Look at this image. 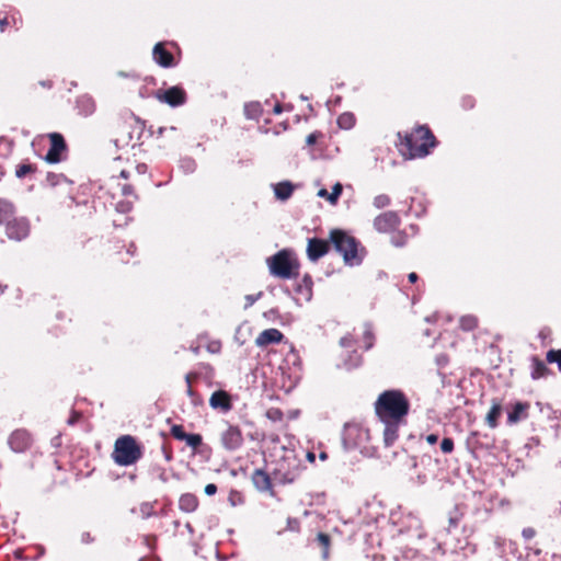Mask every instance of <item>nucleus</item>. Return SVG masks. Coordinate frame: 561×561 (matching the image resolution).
Returning <instances> with one entry per match:
<instances>
[{
	"label": "nucleus",
	"instance_id": "09e8293b",
	"mask_svg": "<svg viewBox=\"0 0 561 561\" xmlns=\"http://www.w3.org/2000/svg\"><path fill=\"white\" fill-rule=\"evenodd\" d=\"M122 194L124 196H131L134 194V187L129 184H124L122 186Z\"/></svg>",
	"mask_w": 561,
	"mask_h": 561
},
{
	"label": "nucleus",
	"instance_id": "393cba45",
	"mask_svg": "<svg viewBox=\"0 0 561 561\" xmlns=\"http://www.w3.org/2000/svg\"><path fill=\"white\" fill-rule=\"evenodd\" d=\"M502 413V405L497 401H493L490 411L486 414L485 422L491 428H495L497 426V420Z\"/></svg>",
	"mask_w": 561,
	"mask_h": 561
},
{
	"label": "nucleus",
	"instance_id": "9b49d317",
	"mask_svg": "<svg viewBox=\"0 0 561 561\" xmlns=\"http://www.w3.org/2000/svg\"><path fill=\"white\" fill-rule=\"evenodd\" d=\"M400 225V217L396 211H385L374 220V227L379 232H390Z\"/></svg>",
	"mask_w": 561,
	"mask_h": 561
},
{
	"label": "nucleus",
	"instance_id": "bf43d9fd",
	"mask_svg": "<svg viewBox=\"0 0 561 561\" xmlns=\"http://www.w3.org/2000/svg\"><path fill=\"white\" fill-rule=\"evenodd\" d=\"M41 84L43 87H46V88H51V82L50 81H42Z\"/></svg>",
	"mask_w": 561,
	"mask_h": 561
},
{
	"label": "nucleus",
	"instance_id": "c756f323",
	"mask_svg": "<svg viewBox=\"0 0 561 561\" xmlns=\"http://www.w3.org/2000/svg\"><path fill=\"white\" fill-rule=\"evenodd\" d=\"M546 360L549 364L556 363L561 371V350H549L546 354Z\"/></svg>",
	"mask_w": 561,
	"mask_h": 561
},
{
	"label": "nucleus",
	"instance_id": "603ef678",
	"mask_svg": "<svg viewBox=\"0 0 561 561\" xmlns=\"http://www.w3.org/2000/svg\"><path fill=\"white\" fill-rule=\"evenodd\" d=\"M81 541L83 543H91L94 541V538L91 536L90 533L85 531L81 535Z\"/></svg>",
	"mask_w": 561,
	"mask_h": 561
},
{
	"label": "nucleus",
	"instance_id": "864d4df0",
	"mask_svg": "<svg viewBox=\"0 0 561 561\" xmlns=\"http://www.w3.org/2000/svg\"><path fill=\"white\" fill-rule=\"evenodd\" d=\"M438 440V435L437 434H428L426 436V442L430 444V445H434L436 444Z\"/></svg>",
	"mask_w": 561,
	"mask_h": 561
},
{
	"label": "nucleus",
	"instance_id": "4c0bfd02",
	"mask_svg": "<svg viewBox=\"0 0 561 561\" xmlns=\"http://www.w3.org/2000/svg\"><path fill=\"white\" fill-rule=\"evenodd\" d=\"M171 434L178 440H185L187 436V433L184 432L183 426L178 424L171 427Z\"/></svg>",
	"mask_w": 561,
	"mask_h": 561
},
{
	"label": "nucleus",
	"instance_id": "423d86ee",
	"mask_svg": "<svg viewBox=\"0 0 561 561\" xmlns=\"http://www.w3.org/2000/svg\"><path fill=\"white\" fill-rule=\"evenodd\" d=\"M301 462L295 456H284L275 462L272 470L273 481L279 484L295 482L301 473Z\"/></svg>",
	"mask_w": 561,
	"mask_h": 561
},
{
	"label": "nucleus",
	"instance_id": "f257e3e1",
	"mask_svg": "<svg viewBox=\"0 0 561 561\" xmlns=\"http://www.w3.org/2000/svg\"><path fill=\"white\" fill-rule=\"evenodd\" d=\"M398 138L399 150L408 159L424 158L437 145L435 136L425 125L417 126L404 135L398 133Z\"/></svg>",
	"mask_w": 561,
	"mask_h": 561
},
{
	"label": "nucleus",
	"instance_id": "a878e982",
	"mask_svg": "<svg viewBox=\"0 0 561 561\" xmlns=\"http://www.w3.org/2000/svg\"><path fill=\"white\" fill-rule=\"evenodd\" d=\"M343 191V186L341 183H335L332 187L331 194H328L325 188H321L318 192V196L327 198L332 205L337 203L339 197L341 196Z\"/></svg>",
	"mask_w": 561,
	"mask_h": 561
},
{
	"label": "nucleus",
	"instance_id": "13d9d810",
	"mask_svg": "<svg viewBox=\"0 0 561 561\" xmlns=\"http://www.w3.org/2000/svg\"><path fill=\"white\" fill-rule=\"evenodd\" d=\"M128 172L123 170L121 173H119V176L123 178V179H128Z\"/></svg>",
	"mask_w": 561,
	"mask_h": 561
},
{
	"label": "nucleus",
	"instance_id": "a19ab883",
	"mask_svg": "<svg viewBox=\"0 0 561 561\" xmlns=\"http://www.w3.org/2000/svg\"><path fill=\"white\" fill-rule=\"evenodd\" d=\"M364 340L366 342V345H365V348L366 350H369L373 347V340H374V335H373V332L367 329L364 333Z\"/></svg>",
	"mask_w": 561,
	"mask_h": 561
},
{
	"label": "nucleus",
	"instance_id": "680f3d73",
	"mask_svg": "<svg viewBox=\"0 0 561 561\" xmlns=\"http://www.w3.org/2000/svg\"><path fill=\"white\" fill-rule=\"evenodd\" d=\"M304 282L307 284L308 287H310L311 279L308 276H305Z\"/></svg>",
	"mask_w": 561,
	"mask_h": 561
},
{
	"label": "nucleus",
	"instance_id": "473e14b6",
	"mask_svg": "<svg viewBox=\"0 0 561 561\" xmlns=\"http://www.w3.org/2000/svg\"><path fill=\"white\" fill-rule=\"evenodd\" d=\"M407 242H408V236L403 231H396L391 236V243L394 247H399V248L404 247L407 244Z\"/></svg>",
	"mask_w": 561,
	"mask_h": 561
},
{
	"label": "nucleus",
	"instance_id": "e2e57ef3",
	"mask_svg": "<svg viewBox=\"0 0 561 561\" xmlns=\"http://www.w3.org/2000/svg\"><path fill=\"white\" fill-rule=\"evenodd\" d=\"M354 427H355V426H352V425H350V424H345L344 430H345V432H348V431H351V430H352V428H354Z\"/></svg>",
	"mask_w": 561,
	"mask_h": 561
},
{
	"label": "nucleus",
	"instance_id": "cd10ccee",
	"mask_svg": "<svg viewBox=\"0 0 561 561\" xmlns=\"http://www.w3.org/2000/svg\"><path fill=\"white\" fill-rule=\"evenodd\" d=\"M262 113L261 104L252 102L244 105V114L250 119H257Z\"/></svg>",
	"mask_w": 561,
	"mask_h": 561
},
{
	"label": "nucleus",
	"instance_id": "aec40b11",
	"mask_svg": "<svg viewBox=\"0 0 561 561\" xmlns=\"http://www.w3.org/2000/svg\"><path fill=\"white\" fill-rule=\"evenodd\" d=\"M76 108L78 110V114L87 117L95 112L96 105L90 95L83 94L77 98Z\"/></svg>",
	"mask_w": 561,
	"mask_h": 561
},
{
	"label": "nucleus",
	"instance_id": "0e129e2a",
	"mask_svg": "<svg viewBox=\"0 0 561 561\" xmlns=\"http://www.w3.org/2000/svg\"><path fill=\"white\" fill-rule=\"evenodd\" d=\"M163 131H164V127H160L158 133H159V135H162Z\"/></svg>",
	"mask_w": 561,
	"mask_h": 561
},
{
	"label": "nucleus",
	"instance_id": "a211bd4d",
	"mask_svg": "<svg viewBox=\"0 0 561 561\" xmlns=\"http://www.w3.org/2000/svg\"><path fill=\"white\" fill-rule=\"evenodd\" d=\"M529 408L530 404L528 402H516L507 414V422L510 424H516L522 420H526L528 417Z\"/></svg>",
	"mask_w": 561,
	"mask_h": 561
},
{
	"label": "nucleus",
	"instance_id": "de8ad7c7",
	"mask_svg": "<svg viewBox=\"0 0 561 561\" xmlns=\"http://www.w3.org/2000/svg\"><path fill=\"white\" fill-rule=\"evenodd\" d=\"M46 180L49 183V185L55 186L59 182V175L54 174V173H48Z\"/></svg>",
	"mask_w": 561,
	"mask_h": 561
},
{
	"label": "nucleus",
	"instance_id": "e433bc0d",
	"mask_svg": "<svg viewBox=\"0 0 561 561\" xmlns=\"http://www.w3.org/2000/svg\"><path fill=\"white\" fill-rule=\"evenodd\" d=\"M373 204L376 208H385L390 204V197L386 194L377 195Z\"/></svg>",
	"mask_w": 561,
	"mask_h": 561
},
{
	"label": "nucleus",
	"instance_id": "412c9836",
	"mask_svg": "<svg viewBox=\"0 0 561 561\" xmlns=\"http://www.w3.org/2000/svg\"><path fill=\"white\" fill-rule=\"evenodd\" d=\"M530 377L534 380L545 378L551 374L550 369L547 367L543 360H541L538 356H531L530 358Z\"/></svg>",
	"mask_w": 561,
	"mask_h": 561
},
{
	"label": "nucleus",
	"instance_id": "9d476101",
	"mask_svg": "<svg viewBox=\"0 0 561 561\" xmlns=\"http://www.w3.org/2000/svg\"><path fill=\"white\" fill-rule=\"evenodd\" d=\"M156 98L163 103L169 104L172 107L183 105L186 101V93L180 87H172L164 91L159 90L156 93Z\"/></svg>",
	"mask_w": 561,
	"mask_h": 561
},
{
	"label": "nucleus",
	"instance_id": "2f4dec72",
	"mask_svg": "<svg viewBox=\"0 0 561 561\" xmlns=\"http://www.w3.org/2000/svg\"><path fill=\"white\" fill-rule=\"evenodd\" d=\"M36 168L33 164L24 163L16 167L15 176L18 179L25 178L28 173L35 172Z\"/></svg>",
	"mask_w": 561,
	"mask_h": 561
},
{
	"label": "nucleus",
	"instance_id": "f704fd0d",
	"mask_svg": "<svg viewBox=\"0 0 561 561\" xmlns=\"http://www.w3.org/2000/svg\"><path fill=\"white\" fill-rule=\"evenodd\" d=\"M184 442H186L190 447L197 449L202 445L203 438L199 434H187Z\"/></svg>",
	"mask_w": 561,
	"mask_h": 561
},
{
	"label": "nucleus",
	"instance_id": "7c9ffc66",
	"mask_svg": "<svg viewBox=\"0 0 561 561\" xmlns=\"http://www.w3.org/2000/svg\"><path fill=\"white\" fill-rule=\"evenodd\" d=\"M462 516H463V513L459 510L458 506H455L453 508V511L449 513V518H448L449 527L450 528L457 527L459 522L461 520Z\"/></svg>",
	"mask_w": 561,
	"mask_h": 561
},
{
	"label": "nucleus",
	"instance_id": "58836bf2",
	"mask_svg": "<svg viewBox=\"0 0 561 561\" xmlns=\"http://www.w3.org/2000/svg\"><path fill=\"white\" fill-rule=\"evenodd\" d=\"M454 440L453 438L450 437H445L442 443H440V450L444 453V454H450L453 453L454 450Z\"/></svg>",
	"mask_w": 561,
	"mask_h": 561
},
{
	"label": "nucleus",
	"instance_id": "37998d69",
	"mask_svg": "<svg viewBox=\"0 0 561 561\" xmlns=\"http://www.w3.org/2000/svg\"><path fill=\"white\" fill-rule=\"evenodd\" d=\"M321 136V133H311L307 136L306 142L308 146H312L317 142L318 138Z\"/></svg>",
	"mask_w": 561,
	"mask_h": 561
},
{
	"label": "nucleus",
	"instance_id": "8fccbe9b",
	"mask_svg": "<svg viewBox=\"0 0 561 561\" xmlns=\"http://www.w3.org/2000/svg\"><path fill=\"white\" fill-rule=\"evenodd\" d=\"M217 492V485L214 483H209L205 486V493L209 496L216 494Z\"/></svg>",
	"mask_w": 561,
	"mask_h": 561
},
{
	"label": "nucleus",
	"instance_id": "1a4fd4ad",
	"mask_svg": "<svg viewBox=\"0 0 561 561\" xmlns=\"http://www.w3.org/2000/svg\"><path fill=\"white\" fill-rule=\"evenodd\" d=\"M5 232L10 239L21 241L25 239L30 233V224L26 218L13 217L8 224H5Z\"/></svg>",
	"mask_w": 561,
	"mask_h": 561
},
{
	"label": "nucleus",
	"instance_id": "c85d7f7f",
	"mask_svg": "<svg viewBox=\"0 0 561 561\" xmlns=\"http://www.w3.org/2000/svg\"><path fill=\"white\" fill-rule=\"evenodd\" d=\"M337 124L341 128L350 129L355 124V117L351 113H343L342 115L339 116Z\"/></svg>",
	"mask_w": 561,
	"mask_h": 561
},
{
	"label": "nucleus",
	"instance_id": "4468645a",
	"mask_svg": "<svg viewBox=\"0 0 561 561\" xmlns=\"http://www.w3.org/2000/svg\"><path fill=\"white\" fill-rule=\"evenodd\" d=\"M152 56L154 61L163 68H171L175 66L173 55L165 49L163 43H157L154 45Z\"/></svg>",
	"mask_w": 561,
	"mask_h": 561
},
{
	"label": "nucleus",
	"instance_id": "49530a36",
	"mask_svg": "<svg viewBox=\"0 0 561 561\" xmlns=\"http://www.w3.org/2000/svg\"><path fill=\"white\" fill-rule=\"evenodd\" d=\"M80 417H81V413H79L77 411H72L70 417L67 421V423L69 425H75L79 421Z\"/></svg>",
	"mask_w": 561,
	"mask_h": 561
},
{
	"label": "nucleus",
	"instance_id": "ddd939ff",
	"mask_svg": "<svg viewBox=\"0 0 561 561\" xmlns=\"http://www.w3.org/2000/svg\"><path fill=\"white\" fill-rule=\"evenodd\" d=\"M9 445L12 450L23 453L31 446V436L24 430H16L10 435Z\"/></svg>",
	"mask_w": 561,
	"mask_h": 561
},
{
	"label": "nucleus",
	"instance_id": "5701e85b",
	"mask_svg": "<svg viewBox=\"0 0 561 561\" xmlns=\"http://www.w3.org/2000/svg\"><path fill=\"white\" fill-rule=\"evenodd\" d=\"M15 214L14 205L3 198H0V226L8 224Z\"/></svg>",
	"mask_w": 561,
	"mask_h": 561
},
{
	"label": "nucleus",
	"instance_id": "20e7f679",
	"mask_svg": "<svg viewBox=\"0 0 561 561\" xmlns=\"http://www.w3.org/2000/svg\"><path fill=\"white\" fill-rule=\"evenodd\" d=\"M112 457L118 466H130L142 457V448L135 437L123 435L116 439Z\"/></svg>",
	"mask_w": 561,
	"mask_h": 561
},
{
	"label": "nucleus",
	"instance_id": "6ab92c4d",
	"mask_svg": "<svg viewBox=\"0 0 561 561\" xmlns=\"http://www.w3.org/2000/svg\"><path fill=\"white\" fill-rule=\"evenodd\" d=\"M385 424L383 430V442L387 447L393 445V443L398 439V431L399 426L404 421H381Z\"/></svg>",
	"mask_w": 561,
	"mask_h": 561
},
{
	"label": "nucleus",
	"instance_id": "dca6fc26",
	"mask_svg": "<svg viewBox=\"0 0 561 561\" xmlns=\"http://www.w3.org/2000/svg\"><path fill=\"white\" fill-rule=\"evenodd\" d=\"M272 473L264 471L263 469H255L252 474V482L260 492L272 493Z\"/></svg>",
	"mask_w": 561,
	"mask_h": 561
},
{
	"label": "nucleus",
	"instance_id": "b1692460",
	"mask_svg": "<svg viewBox=\"0 0 561 561\" xmlns=\"http://www.w3.org/2000/svg\"><path fill=\"white\" fill-rule=\"evenodd\" d=\"M294 192V185L289 181L279 182L274 186L276 198L280 201L288 199Z\"/></svg>",
	"mask_w": 561,
	"mask_h": 561
},
{
	"label": "nucleus",
	"instance_id": "6e6d98bb",
	"mask_svg": "<svg viewBox=\"0 0 561 561\" xmlns=\"http://www.w3.org/2000/svg\"><path fill=\"white\" fill-rule=\"evenodd\" d=\"M282 111H283V108H282V105H280V104H276V105L274 106L273 112H274L275 114H280V113H282Z\"/></svg>",
	"mask_w": 561,
	"mask_h": 561
},
{
	"label": "nucleus",
	"instance_id": "4d7b16f0",
	"mask_svg": "<svg viewBox=\"0 0 561 561\" xmlns=\"http://www.w3.org/2000/svg\"><path fill=\"white\" fill-rule=\"evenodd\" d=\"M307 459H308L309 461L313 462V461H314V459H316L314 454H313V453H308V454H307Z\"/></svg>",
	"mask_w": 561,
	"mask_h": 561
},
{
	"label": "nucleus",
	"instance_id": "774afa93",
	"mask_svg": "<svg viewBox=\"0 0 561 561\" xmlns=\"http://www.w3.org/2000/svg\"><path fill=\"white\" fill-rule=\"evenodd\" d=\"M134 244H130V249H127V252L134 251Z\"/></svg>",
	"mask_w": 561,
	"mask_h": 561
},
{
	"label": "nucleus",
	"instance_id": "c9c22d12",
	"mask_svg": "<svg viewBox=\"0 0 561 561\" xmlns=\"http://www.w3.org/2000/svg\"><path fill=\"white\" fill-rule=\"evenodd\" d=\"M139 512L142 516V518H149L154 514L153 503L151 502H144L139 506Z\"/></svg>",
	"mask_w": 561,
	"mask_h": 561
},
{
	"label": "nucleus",
	"instance_id": "6e6552de",
	"mask_svg": "<svg viewBox=\"0 0 561 561\" xmlns=\"http://www.w3.org/2000/svg\"><path fill=\"white\" fill-rule=\"evenodd\" d=\"M220 442L226 450H237L243 445L242 431L237 425L228 424L227 428L220 435Z\"/></svg>",
	"mask_w": 561,
	"mask_h": 561
},
{
	"label": "nucleus",
	"instance_id": "7ed1b4c3",
	"mask_svg": "<svg viewBox=\"0 0 561 561\" xmlns=\"http://www.w3.org/2000/svg\"><path fill=\"white\" fill-rule=\"evenodd\" d=\"M330 241L335 250L342 254L345 264L350 266L362 263V256L358 253V241L343 230L334 229L330 232Z\"/></svg>",
	"mask_w": 561,
	"mask_h": 561
},
{
	"label": "nucleus",
	"instance_id": "5fc2aeb1",
	"mask_svg": "<svg viewBox=\"0 0 561 561\" xmlns=\"http://www.w3.org/2000/svg\"><path fill=\"white\" fill-rule=\"evenodd\" d=\"M408 277L411 283H415L419 278L416 273H414V272L410 273Z\"/></svg>",
	"mask_w": 561,
	"mask_h": 561
},
{
	"label": "nucleus",
	"instance_id": "f8f14e48",
	"mask_svg": "<svg viewBox=\"0 0 561 561\" xmlns=\"http://www.w3.org/2000/svg\"><path fill=\"white\" fill-rule=\"evenodd\" d=\"M330 250L328 241L319 238H311L308 240L307 255L312 262H317L320 257L325 255Z\"/></svg>",
	"mask_w": 561,
	"mask_h": 561
},
{
	"label": "nucleus",
	"instance_id": "3c124183",
	"mask_svg": "<svg viewBox=\"0 0 561 561\" xmlns=\"http://www.w3.org/2000/svg\"><path fill=\"white\" fill-rule=\"evenodd\" d=\"M267 415L273 420H280L283 414L279 410H271L267 412Z\"/></svg>",
	"mask_w": 561,
	"mask_h": 561
},
{
	"label": "nucleus",
	"instance_id": "c03bdc74",
	"mask_svg": "<svg viewBox=\"0 0 561 561\" xmlns=\"http://www.w3.org/2000/svg\"><path fill=\"white\" fill-rule=\"evenodd\" d=\"M523 537L526 539V540H530L535 537L536 535V530L531 527H527V528H524L523 529Z\"/></svg>",
	"mask_w": 561,
	"mask_h": 561
},
{
	"label": "nucleus",
	"instance_id": "72a5a7b5",
	"mask_svg": "<svg viewBox=\"0 0 561 561\" xmlns=\"http://www.w3.org/2000/svg\"><path fill=\"white\" fill-rule=\"evenodd\" d=\"M317 540L319 545L323 548V556L327 558L329 553V547L331 542V538L329 535L324 533H319L317 536Z\"/></svg>",
	"mask_w": 561,
	"mask_h": 561
},
{
	"label": "nucleus",
	"instance_id": "ea45409f",
	"mask_svg": "<svg viewBox=\"0 0 561 561\" xmlns=\"http://www.w3.org/2000/svg\"><path fill=\"white\" fill-rule=\"evenodd\" d=\"M133 208V204L129 201H122L116 204V210L119 213H128Z\"/></svg>",
	"mask_w": 561,
	"mask_h": 561
},
{
	"label": "nucleus",
	"instance_id": "bb28decb",
	"mask_svg": "<svg viewBox=\"0 0 561 561\" xmlns=\"http://www.w3.org/2000/svg\"><path fill=\"white\" fill-rule=\"evenodd\" d=\"M479 320L473 314H466L459 319V328L462 331L470 332L478 327Z\"/></svg>",
	"mask_w": 561,
	"mask_h": 561
},
{
	"label": "nucleus",
	"instance_id": "f3484780",
	"mask_svg": "<svg viewBox=\"0 0 561 561\" xmlns=\"http://www.w3.org/2000/svg\"><path fill=\"white\" fill-rule=\"evenodd\" d=\"M209 405L213 409H220L224 412H228L232 409L231 398L224 390L215 391L211 394L209 399Z\"/></svg>",
	"mask_w": 561,
	"mask_h": 561
},
{
	"label": "nucleus",
	"instance_id": "a18cd8bd",
	"mask_svg": "<svg viewBox=\"0 0 561 561\" xmlns=\"http://www.w3.org/2000/svg\"><path fill=\"white\" fill-rule=\"evenodd\" d=\"M262 296V293H259L257 295H247L245 296V307H251L260 297Z\"/></svg>",
	"mask_w": 561,
	"mask_h": 561
},
{
	"label": "nucleus",
	"instance_id": "2eb2a0df",
	"mask_svg": "<svg viewBox=\"0 0 561 561\" xmlns=\"http://www.w3.org/2000/svg\"><path fill=\"white\" fill-rule=\"evenodd\" d=\"M284 334L277 329H266L262 331L255 339V344L259 347H266L271 344H278L282 342Z\"/></svg>",
	"mask_w": 561,
	"mask_h": 561
},
{
	"label": "nucleus",
	"instance_id": "0eeeda50",
	"mask_svg": "<svg viewBox=\"0 0 561 561\" xmlns=\"http://www.w3.org/2000/svg\"><path fill=\"white\" fill-rule=\"evenodd\" d=\"M48 139L50 148L45 156V161L48 163H59L64 159L62 153H66L68 149L65 138L59 133H50L48 134Z\"/></svg>",
	"mask_w": 561,
	"mask_h": 561
},
{
	"label": "nucleus",
	"instance_id": "69168bd1",
	"mask_svg": "<svg viewBox=\"0 0 561 561\" xmlns=\"http://www.w3.org/2000/svg\"><path fill=\"white\" fill-rule=\"evenodd\" d=\"M134 244H130V249H127V252L134 251Z\"/></svg>",
	"mask_w": 561,
	"mask_h": 561
},
{
	"label": "nucleus",
	"instance_id": "052dcab7",
	"mask_svg": "<svg viewBox=\"0 0 561 561\" xmlns=\"http://www.w3.org/2000/svg\"><path fill=\"white\" fill-rule=\"evenodd\" d=\"M319 457L321 460H325L328 458V455H327V453L322 451V453H320Z\"/></svg>",
	"mask_w": 561,
	"mask_h": 561
},
{
	"label": "nucleus",
	"instance_id": "338daca9",
	"mask_svg": "<svg viewBox=\"0 0 561 561\" xmlns=\"http://www.w3.org/2000/svg\"><path fill=\"white\" fill-rule=\"evenodd\" d=\"M134 244H130V249H127V252L134 251Z\"/></svg>",
	"mask_w": 561,
	"mask_h": 561
},
{
	"label": "nucleus",
	"instance_id": "4be33fe9",
	"mask_svg": "<svg viewBox=\"0 0 561 561\" xmlns=\"http://www.w3.org/2000/svg\"><path fill=\"white\" fill-rule=\"evenodd\" d=\"M198 507V499L193 493H184L180 496L179 508L185 513H193Z\"/></svg>",
	"mask_w": 561,
	"mask_h": 561
},
{
	"label": "nucleus",
	"instance_id": "f03ea898",
	"mask_svg": "<svg viewBox=\"0 0 561 561\" xmlns=\"http://www.w3.org/2000/svg\"><path fill=\"white\" fill-rule=\"evenodd\" d=\"M409 411L410 402L401 390H386L375 402V412L380 421H404Z\"/></svg>",
	"mask_w": 561,
	"mask_h": 561
},
{
	"label": "nucleus",
	"instance_id": "79ce46f5",
	"mask_svg": "<svg viewBox=\"0 0 561 561\" xmlns=\"http://www.w3.org/2000/svg\"><path fill=\"white\" fill-rule=\"evenodd\" d=\"M13 22L15 24V19L10 20L8 16H0V32H4L5 27Z\"/></svg>",
	"mask_w": 561,
	"mask_h": 561
},
{
	"label": "nucleus",
	"instance_id": "39448f33",
	"mask_svg": "<svg viewBox=\"0 0 561 561\" xmlns=\"http://www.w3.org/2000/svg\"><path fill=\"white\" fill-rule=\"evenodd\" d=\"M268 268L272 275L290 279L298 276L299 263L293 259L288 250H282L267 259Z\"/></svg>",
	"mask_w": 561,
	"mask_h": 561
}]
</instances>
